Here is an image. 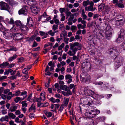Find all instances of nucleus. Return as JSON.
I'll list each match as a JSON object with an SVG mask.
<instances>
[{"label": "nucleus", "mask_w": 125, "mask_h": 125, "mask_svg": "<svg viewBox=\"0 0 125 125\" xmlns=\"http://www.w3.org/2000/svg\"><path fill=\"white\" fill-rule=\"evenodd\" d=\"M80 102L84 105L90 106L91 104V100L88 97L84 96L82 97L80 99Z\"/></svg>", "instance_id": "nucleus-1"}, {"label": "nucleus", "mask_w": 125, "mask_h": 125, "mask_svg": "<svg viewBox=\"0 0 125 125\" xmlns=\"http://www.w3.org/2000/svg\"><path fill=\"white\" fill-rule=\"evenodd\" d=\"M0 9L2 10H8L9 9V8L7 3L3 1H1L0 2Z\"/></svg>", "instance_id": "nucleus-2"}, {"label": "nucleus", "mask_w": 125, "mask_h": 125, "mask_svg": "<svg viewBox=\"0 0 125 125\" xmlns=\"http://www.w3.org/2000/svg\"><path fill=\"white\" fill-rule=\"evenodd\" d=\"M24 37L23 35L21 33H19L14 34L13 36V39L15 40H19L22 39Z\"/></svg>", "instance_id": "nucleus-3"}, {"label": "nucleus", "mask_w": 125, "mask_h": 125, "mask_svg": "<svg viewBox=\"0 0 125 125\" xmlns=\"http://www.w3.org/2000/svg\"><path fill=\"white\" fill-rule=\"evenodd\" d=\"M90 79V76L87 74H86L85 75L81 78V81L84 83H85L89 81Z\"/></svg>", "instance_id": "nucleus-4"}, {"label": "nucleus", "mask_w": 125, "mask_h": 125, "mask_svg": "<svg viewBox=\"0 0 125 125\" xmlns=\"http://www.w3.org/2000/svg\"><path fill=\"white\" fill-rule=\"evenodd\" d=\"M31 12L34 14H37L40 11V9L38 7L34 6L31 7Z\"/></svg>", "instance_id": "nucleus-5"}, {"label": "nucleus", "mask_w": 125, "mask_h": 125, "mask_svg": "<svg viewBox=\"0 0 125 125\" xmlns=\"http://www.w3.org/2000/svg\"><path fill=\"white\" fill-rule=\"evenodd\" d=\"M21 31L23 33L26 34L28 30V27L26 26L23 24L20 28Z\"/></svg>", "instance_id": "nucleus-6"}, {"label": "nucleus", "mask_w": 125, "mask_h": 125, "mask_svg": "<svg viewBox=\"0 0 125 125\" xmlns=\"http://www.w3.org/2000/svg\"><path fill=\"white\" fill-rule=\"evenodd\" d=\"M19 14H23L26 15L27 14V11L25 7H23L20 9L18 11Z\"/></svg>", "instance_id": "nucleus-7"}, {"label": "nucleus", "mask_w": 125, "mask_h": 125, "mask_svg": "<svg viewBox=\"0 0 125 125\" xmlns=\"http://www.w3.org/2000/svg\"><path fill=\"white\" fill-rule=\"evenodd\" d=\"M12 32L10 30H5L4 32V35L6 37L9 38L12 36Z\"/></svg>", "instance_id": "nucleus-8"}, {"label": "nucleus", "mask_w": 125, "mask_h": 125, "mask_svg": "<svg viewBox=\"0 0 125 125\" xmlns=\"http://www.w3.org/2000/svg\"><path fill=\"white\" fill-rule=\"evenodd\" d=\"M27 24L28 26L30 27H32L34 24L32 18L30 17H28L27 19Z\"/></svg>", "instance_id": "nucleus-9"}, {"label": "nucleus", "mask_w": 125, "mask_h": 125, "mask_svg": "<svg viewBox=\"0 0 125 125\" xmlns=\"http://www.w3.org/2000/svg\"><path fill=\"white\" fill-rule=\"evenodd\" d=\"M85 11H93L96 9V8L95 7H94L93 6H89L87 7H86L85 8Z\"/></svg>", "instance_id": "nucleus-10"}, {"label": "nucleus", "mask_w": 125, "mask_h": 125, "mask_svg": "<svg viewBox=\"0 0 125 125\" xmlns=\"http://www.w3.org/2000/svg\"><path fill=\"white\" fill-rule=\"evenodd\" d=\"M79 44L78 42L70 43V49L71 50L73 49L75 47H78L79 46Z\"/></svg>", "instance_id": "nucleus-11"}, {"label": "nucleus", "mask_w": 125, "mask_h": 125, "mask_svg": "<svg viewBox=\"0 0 125 125\" xmlns=\"http://www.w3.org/2000/svg\"><path fill=\"white\" fill-rule=\"evenodd\" d=\"M105 6V3H102L98 7V10L100 11H101L104 8Z\"/></svg>", "instance_id": "nucleus-12"}, {"label": "nucleus", "mask_w": 125, "mask_h": 125, "mask_svg": "<svg viewBox=\"0 0 125 125\" xmlns=\"http://www.w3.org/2000/svg\"><path fill=\"white\" fill-rule=\"evenodd\" d=\"M123 60V58L121 56L119 57L118 60V66H120L122 64Z\"/></svg>", "instance_id": "nucleus-13"}, {"label": "nucleus", "mask_w": 125, "mask_h": 125, "mask_svg": "<svg viewBox=\"0 0 125 125\" xmlns=\"http://www.w3.org/2000/svg\"><path fill=\"white\" fill-rule=\"evenodd\" d=\"M67 33L66 31H64L62 32L60 35V37L63 38V39L66 36Z\"/></svg>", "instance_id": "nucleus-14"}, {"label": "nucleus", "mask_w": 125, "mask_h": 125, "mask_svg": "<svg viewBox=\"0 0 125 125\" xmlns=\"http://www.w3.org/2000/svg\"><path fill=\"white\" fill-rule=\"evenodd\" d=\"M105 35L107 37H110L111 36L112 32L110 29L109 30H108L107 27L106 28Z\"/></svg>", "instance_id": "nucleus-15"}, {"label": "nucleus", "mask_w": 125, "mask_h": 125, "mask_svg": "<svg viewBox=\"0 0 125 125\" xmlns=\"http://www.w3.org/2000/svg\"><path fill=\"white\" fill-rule=\"evenodd\" d=\"M39 33L40 35L43 36L42 37V39L45 38L47 36L48 34L47 33H46L44 32L40 31H39Z\"/></svg>", "instance_id": "nucleus-16"}, {"label": "nucleus", "mask_w": 125, "mask_h": 125, "mask_svg": "<svg viewBox=\"0 0 125 125\" xmlns=\"http://www.w3.org/2000/svg\"><path fill=\"white\" fill-rule=\"evenodd\" d=\"M27 3L28 5L30 6H32L36 4V1L34 0H29Z\"/></svg>", "instance_id": "nucleus-17"}, {"label": "nucleus", "mask_w": 125, "mask_h": 125, "mask_svg": "<svg viewBox=\"0 0 125 125\" xmlns=\"http://www.w3.org/2000/svg\"><path fill=\"white\" fill-rule=\"evenodd\" d=\"M9 65V63L8 62H5L3 63L0 64V68H5Z\"/></svg>", "instance_id": "nucleus-18"}, {"label": "nucleus", "mask_w": 125, "mask_h": 125, "mask_svg": "<svg viewBox=\"0 0 125 125\" xmlns=\"http://www.w3.org/2000/svg\"><path fill=\"white\" fill-rule=\"evenodd\" d=\"M59 88H60V90L61 89H62L65 91H67L69 89V87H67L66 85H60L59 86Z\"/></svg>", "instance_id": "nucleus-19"}, {"label": "nucleus", "mask_w": 125, "mask_h": 125, "mask_svg": "<svg viewBox=\"0 0 125 125\" xmlns=\"http://www.w3.org/2000/svg\"><path fill=\"white\" fill-rule=\"evenodd\" d=\"M15 24L19 28L23 24L19 20H17L15 21Z\"/></svg>", "instance_id": "nucleus-20"}, {"label": "nucleus", "mask_w": 125, "mask_h": 125, "mask_svg": "<svg viewBox=\"0 0 125 125\" xmlns=\"http://www.w3.org/2000/svg\"><path fill=\"white\" fill-rule=\"evenodd\" d=\"M9 120V117L7 115H6L4 117H2L0 119V120L1 122L4 121L8 122Z\"/></svg>", "instance_id": "nucleus-21"}, {"label": "nucleus", "mask_w": 125, "mask_h": 125, "mask_svg": "<svg viewBox=\"0 0 125 125\" xmlns=\"http://www.w3.org/2000/svg\"><path fill=\"white\" fill-rule=\"evenodd\" d=\"M8 115L9 116V118L10 119H14L16 117L15 115L12 112L8 113Z\"/></svg>", "instance_id": "nucleus-22"}, {"label": "nucleus", "mask_w": 125, "mask_h": 125, "mask_svg": "<svg viewBox=\"0 0 125 125\" xmlns=\"http://www.w3.org/2000/svg\"><path fill=\"white\" fill-rule=\"evenodd\" d=\"M49 100L53 103H55L56 102L58 103L60 102V100L59 99H55L53 97H52L50 98Z\"/></svg>", "instance_id": "nucleus-23"}, {"label": "nucleus", "mask_w": 125, "mask_h": 125, "mask_svg": "<svg viewBox=\"0 0 125 125\" xmlns=\"http://www.w3.org/2000/svg\"><path fill=\"white\" fill-rule=\"evenodd\" d=\"M17 55H16L14 54L12 56L9 57L8 59V60L10 62H11L17 58Z\"/></svg>", "instance_id": "nucleus-24"}, {"label": "nucleus", "mask_w": 125, "mask_h": 125, "mask_svg": "<svg viewBox=\"0 0 125 125\" xmlns=\"http://www.w3.org/2000/svg\"><path fill=\"white\" fill-rule=\"evenodd\" d=\"M90 90L88 87H85L84 91L85 94L86 95H88L89 92Z\"/></svg>", "instance_id": "nucleus-25"}, {"label": "nucleus", "mask_w": 125, "mask_h": 125, "mask_svg": "<svg viewBox=\"0 0 125 125\" xmlns=\"http://www.w3.org/2000/svg\"><path fill=\"white\" fill-rule=\"evenodd\" d=\"M84 68H86L88 70L91 69V65L90 63H88L86 64H85V67H84Z\"/></svg>", "instance_id": "nucleus-26"}, {"label": "nucleus", "mask_w": 125, "mask_h": 125, "mask_svg": "<svg viewBox=\"0 0 125 125\" xmlns=\"http://www.w3.org/2000/svg\"><path fill=\"white\" fill-rule=\"evenodd\" d=\"M24 98H24L22 99L20 97H17L15 98L14 101L16 103H17L20 101H21L23 100Z\"/></svg>", "instance_id": "nucleus-27"}, {"label": "nucleus", "mask_w": 125, "mask_h": 125, "mask_svg": "<svg viewBox=\"0 0 125 125\" xmlns=\"http://www.w3.org/2000/svg\"><path fill=\"white\" fill-rule=\"evenodd\" d=\"M98 122L103 121L105 119V118L104 117H98L97 118Z\"/></svg>", "instance_id": "nucleus-28"}, {"label": "nucleus", "mask_w": 125, "mask_h": 125, "mask_svg": "<svg viewBox=\"0 0 125 125\" xmlns=\"http://www.w3.org/2000/svg\"><path fill=\"white\" fill-rule=\"evenodd\" d=\"M36 109L35 106L34 105V104H33L29 108V112H31L32 110H35Z\"/></svg>", "instance_id": "nucleus-29"}, {"label": "nucleus", "mask_w": 125, "mask_h": 125, "mask_svg": "<svg viewBox=\"0 0 125 125\" xmlns=\"http://www.w3.org/2000/svg\"><path fill=\"white\" fill-rule=\"evenodd\" d=\"M93 122H94V120L92 119H90L89 122H88V125H95L96 123L95 124H93Z\"/></svg>", "instance_id": "nucleus-30"}, {"label": "nucleus", "mask_w": 125, "mask_h": 125, "mask_svg": "<svg viewBox=\"0 0 125 125\" xmlns=\"http://www.w3.org/2000/svg\"><path fill=\"white\" fill-rule=\"evenodd\" d=\"M54 86L55 88L56 89L57 91L58 92H60V88L59 87L58 83H55L54 85Z\"/></svg>", "instance_id": "nucleus-31"}, {"label": "nucleus", "mask_w": 125, "mask_h": 125, "mask_svg": "<svg viewBox=\"0 0 125 125\" xmlns=\"http://www.w3.org/2000/svg\"><path fill=\"white\" fill-rule=\"evenodd\" d=\"M89 3V0H88L86 1H84L83 3V5L84 7H86L88 5Z\"/></svg>", "instance_id": "nucleus-32"}, {"label": "nucleus", "mask_w": 125, "mask_h": 125, "mask_svg": "<svg viewBox=\"0 0 125 125\" xmlns=\"http://www.w3.org/2000/svg\"><path fill=\"white\" fill-rule=\"evenodd\" d=\"M26 101H23L22 102V106L23 107H27V104L26 103Z\"/></svg>", "instance_id": "nucleus-33"}, {"label": "nucleus", "mask_w": 125, "mask_h": 125, "mask_svg": "<svg viewBox=\"0 0 125 125\" xmlns=\"http://www.w3.org/2000/svg\"><path fill=\"white\" fill-rule=\"evenodd\" d=\"M8 23L9 24H13L14 22L13 19L12 18H10V20H8Z\"/></svg>", "instance_id": "nucleus-34"}, {"label": "nucleus", "mask_w": 125, "mask_h": 125, "mask_svg": "<svg viewBox=\"0 0 125 125\" xmlns=\"http://www.w3.org/2000/svg\"><path fill=\"white\" fill-rule=\"evenodd\" d=\"M118 20H120V21H123V19H124V17L122 15H119L118 16Z\"/></svg>", "instance_id": "nucleus-35"}, {"label": "nucleus", "mask_w": 125, "mask_h": 125, "mask_svg": "<svg viewBox=\"0 0 125 125\" xmlns=\"http://www.w3.org/2000/svg\"><path fill=\"white\" fill-rule=\"evenodd\" d=\"M42 98V97H40L39 98H35V100L36 101L38 102V103H40L41 101Z\"/></svg>", "instance_id": "nucleus-36"}, {"label": "nucleus", "mask_w": 125, "mask_h": 125, "mask_svg": "<svg viewBox=\"0 0 125 125\" xmlns=\"http://www.w3.org/2000/svg\"><path fill=\"white\" fill-rule=\"evenodd\" d=\"M81 23L83 24V28H85L86 26V21L84 20H83L81 22Z\"/></svg>", "instance_id": "nucleus-37"}, {"label": "nucleus", "mask_w": 125, "mask_h": 125, "mask_svg": "<svg viewBox=\"0 0 125 125\" xmlns=\"http://www.w3.org/2000/svg\"><path fill=\"white\" fill-rule=\"evenodd\" d=\"M17 106H14L12 108H10V111L11 112H13L15 111L17 109Z\"/></svg>", "instance_id": "nucleus-38"}, {"label": "nucleus", "mask_w": 125, "mask_h": 125, "mask_svg": "<svg viewBox=\"0 0 125 125\" xmlns=\"http://www.w3.org/2000/svg\"><path fill=\"white\" fill-rule=\"evenodd\" d=\"M53 19L54 20V22L57 25L59 24L60 23H59V20L56 18L55 16H54V17Z\"/></svg>", "instance_id": "nucleus-39"}, {"label": "nucleus", "mask_w": 125, "mask_h": 125, "mask_svg": "<svg viewBox=\"0 0 125 125\" xmlns=\"http://www.w3.org/2000/svg\"><path fill=\"white\" fill-rule=\"evenodd\" d=\"M61 17L60 21H64L65 19V17L64 16V14H61Z\"/></svg>", "instance_id": "nucleus-40"}, {"label": "nucleus", "mask_w": 125, "mask_h": 125, "mask_svg": "<svg viewBox=\"0 0 125 125\" xmlns=\"http://www.w3.org/2000/svg\"><path fill=\"white\" fill-rule=\"evenodd\" d=\"M10 30L12 33L13 32H15L17 31L18 30V29L16 27H13L11 28Z\"/></svg>", "instance_id": "nucleus-41"}, {"label": "nucleus", "mask_w": 125, "mask_h": 125, "mask_svg": "<svg viewBox=\"0 0 125 125\" xmlns=\"http://www.w3.org/2000/svg\"><path fill=\"white\" fill-rule=\"evenodd\" d=\"M64 45V43H62L60 46H59L58 48V50H62L63 48Z\"/></svg>", "instance_id": "nucleus-42"}, {"label": "nucleus", "mask_w": 125, "mask_h": 125, "mask_svg": "<svg viewBox=\"0 0 125 125\" xmlns=\"http://www.w3.org/2000/svg\"><path fill=\"white\" fill-rule=\"evenodd\" d=\"M48 33L52 36H53L54 35V32H53L52 30H50L48 31Z\"/></svg>", "instance_id": "nucleus-43"}, {"label": "nucleus", "mask_w": 125, "mask_h": 125, "mask_svg": "<svg viewBox=\"0 0 125 125\" xmlns=\"http://www.w3.org/2000/svg\"><path fill=\"white\" fill-rule=\"evenodd\" d=\"M124 21H120V20H118V25L119 26L123 25L124 24Z\"/></svg>", "instance_id": "nucleus-44"}, {"label": "nucleus", "mask_w": 125, "mask_h": 125, "mask_svg": "<svg viewBox=\"0 0 125 125\" xmlns=\"http://www.w3.org/2000/svg\"><path fill=\"white\" fill-rule=\"evenodd\" d=\"M10 50L13 51H16L17 50V49L15 47L13 46H11L10 47Z\"/></svg>", "instance_id": "nucleus-45"}, {"label": "nucleus", "mask_w": 125, "mask_h": 125, "mask_svg": "<svg viewBox=\"0 0 125 125\" xmlns=\"http://www.w3.org/2000/svg\"><path fill=\"white\" fill-rule=\"evenodd\" d=\"M28 73L27 72L26 73H25V75L22 77V78L24 79V80H26L28 78L29 76L27 74Z\"/></svg>", "instance_id": "nucleus-46"}, {"label": "nucleus", "mask_w": 125, "mask_h": 125, "mask_svg": "<svg viewBox=\"0 0 125 125\" xmlns=\"http://www.w3.org/2000/svg\"><path fill=\"white\" fill-rule=\"evenodd\" d=\"M65 10V9L64 8H61L59 9V11L61 13V14H63V13Z\"/></svg>", "instance_id": "nucleus-47"}, {"label": "nucleus", "mask_w": 125, "mask_h": 125, "mask_svg": "<svg viewBox=\"0 0 125 125\" xmlns=\"http://www.w3.org/2000/svg\"><path fill=\"white\" fill-rule=\"evenodd\" d=\"M58 26L57 25L54 24L52 26V29L54 30H55L58 29Z\"/></svg>", "instance_id": "nucleus-48"}, {"label": "nucleus", "mask_w": 125, "mask_h": 125, "mask_svg": "<svg viewBox=\"0 0 125 125\" xmlns=\"http://www.w3.org/2000/svg\"><path fill=\"white\" fill-rule=\"evenodd\" d=\"M71 50H72L74 54L75 55L76 53V52L77 51L78 48L75 47V48H73V49Z\"/></svg>", "instance_id": "nucleus-49"}, {"label": "nucleus", "mask_w": 125, "mask_h": 125, "mask_svg": "<svg viewBox=\"0 0 125 125\" xmlns=\"http://www.w3.org/2000/svg\"><path fill=\"white\" fill-rule=\"evenodd\" d=\"M74 18V15L73 14H71L70 15V18L68 20V21L72 20Z\"/></svg>", "instance_id": "nucleus-50"}, {"label": "nucleus", "mask_w": 125, "mask_h": 125, "mask_svg": "<svg viewBox=\"0 0 125 125\" xmlns=\"http://www.w3.org/2000/svg\"><path fill=\"white\" fill-rule=\"evenodd\" d=\"M46 114L48 117H51L52 115V113L51 112H47L46 113Z\"/></svg>", "instance_id": "nucleus-51"}, {"label": "nucleus", "mask_w": 125, "mask_h": 125, "mask_svg": "<svg viewBox=\"0 0 125 125\" xmlns=\"http://www.w3.org/2000/svg\"><path fill=\"white\" fill-rule=\"evenodd\" d=\"M67 53L70 56H74V54L73 52H72L71 51L69 50L67 52Z\"/></svg>", "instance_id": "nucleus-52"}, {"label": "nucleus", "mask_w": 125, "mask_h": 125, "mask_svg": "<svg viewBox=\"0 0 125 125\" xmlns=\"http://www.w3.org/2000/svg\"><path fill=\"white\" fill-rule=\"evenodd\" d=\"M40 95L41 96L40 97H42V100H43V101H44L45 100V95L43 93H41L40 94Z\"/></svg>", "instance_id": "nucleus-53"}, {"label": "nucleus", "mask_w": 125, "mask_h": 125, "mask_svg": "<svg viewBox=\"0 0 125 125\" xmlns=\"http://www.w3.org/2000/svg\"><path fill=\"white\" fill-rule=\"evenodd\" d=\"M18 62H22L24 61V58L23 57H21L18 59Z\"/></svg>", "instance_id": "nucleus-54"}, {"label": "nucleus", "mask_w": 125, "mask_h": 125, "mask_svg": "<svg viewBox=\"0 0 125 125\" xmlns=\"http://www.w3.org/2000/svg\"><path fill=\"white\" fill-rule=\"evenodd\" d=\"M65 77L66 79L67 80L72 78V77L70 75L67 74L66 75Z\"/></svg>", "instance_id": "nucleus-55"}, {"label": "nucleus", "mask_w": 125, "mask_h": 125, "mask_svg": "<svg viewBox=\"0 0 125 125\" xmlns=\"http://www.w3.org/2000/svg\"><path fill=\"white\" fill-rule=\"evenodd\" d=\"M95 93L92 90H90L89 92V94H88V95H92L93 96L94 95V94Z\"/></svg>", "instance_id": "nucleus-56"}, {"label": "nucleus", "mask_w": 125, "mask_h": 125, "mask_svg": "<svg viewBox=\"0 0 125 125\" xmlns=\"http://www.w3.org/2000/svg\"><path fill=\"white\" fill-rule=\"evenodd\" d=\"M105 10L109 11L110 10V8L108 5H107L105 7Z\"/></svg>", "instance_id": "nucleus-57"}, {"label": "nucleus", "mask_w": 125, "mask_h": 125, "mask_svg": "<svg viewBox=\"0 0 125 125\" xmlns=\"http://www.w3.org/2000/svg\"><path fill=\"white\" fill-rule=\"evenodd\" d=\"M118 6L120 8H123L124 7L123 5L121 3H118Z\"/></svg>", "instance_id": "nucleus-58"}, {"label": "nucleus", "mask_w": 125, "mask_h": 125, "mask_svg": "<svg viewBox=\"0 0 125 125\" xmlns=\"http://www.w3.org/2000/svg\"><path fill=\"white\" fill-rule=\"evenodd\" d=\"M37 105L39 107H43V103H37Z\"/></svg>", "instance_id": "nucleus-59"}, {"label": "nucleus", "mask_w": 125, "mask_h": 125, "mask_svg": "<svg viewBox=\"0 0 125 125\" xmlns=\"http://www.w3.org/2000/svg\"><path fill=\"white\" fill-rule=\"evenodd\" d=\"M64 41L65 42L66 44H68V41L69 40V38H66L65 37L64 38Z\"/></svg>", "instance_id": "nucleus-60"}, {"label": "nucleus", "mask_w": 125, "mask_h": 125, "mask_svg": "<svg viewBox=\"0 0 125 125\" xmlns=\"http://www.w3.org/2000/svg\"><path fill=\"white\" fill-rule=\"evenodd\" d=\"M109 52H110V53L112 52H115L116 51H115V49L114 48L110 49L109 50Z\"/></svg>", "instance_id": "nucleus-61"}, {"label": "nucleus", "mask_w": 125, "mask_h": 125, "mask_svg": "<svg viewBox=\"0 0 125 125\" xmlns=\"http://www.w3.org/2000/svg\"><path fill=\"white\" fill-rule=\"evenodd\" d=\"M77 27L78 29H80V28L84 29L85 28H83V25H82L80 24H78L77 25Z\"/></svg>", "instance_id": "nucleus-62"}, {"label": "nucleus", "mask_w": 125, "mask_h": 125, "mask_svg": "<svg viewBox=\"0 0 125 125\" xmlns=\"http://www.w3.org/2000/svg\"><path fill=\"white\" fill-rule=\"evenodd\" d=\"M99 96V95L98 94L95 93L93 96V97L95 99H96Z\"/></svg>", "instance_id": "nucleus-63"}, {"label": "nucleus", "mask_w": 125, "mask_h": 125, "mask_svg": "<svg viewBox=\"0 0 125 125\" xmlns=\"http://www.w3.org/2000/svg\"><path fill=\"white\" fill-rule=\"evenodd\" d=\"M64 77L63 75H60L58 77V79L60 80H63L64 79Z\"/></svg>", "instance_id": "nucleus-64"}]
</instances>
